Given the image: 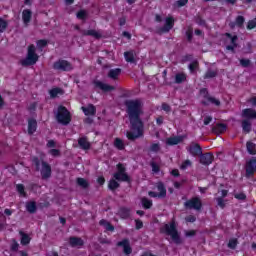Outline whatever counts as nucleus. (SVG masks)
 Listing matches in <instances>:
<instances>
[{
  "label": "nucleus",
  "mask_w": 256,
  "mask_h": 256,
  "mask_svg": "<svg viewBox=\"0 0 256 256\" xmlns=\"http://www.w3.org/2000/svg\"><path fill=\"white\" fill-rule=\"evenodd\" d=\"M127 113L130 121V130L126 132V137L129 141H135L143 137V122L141 121V101L128 100L125 102Z\"/></svg>",
  "instance_id": "1"
},
{
  "label": "nucleus",
  "mask_w": 256,
  "mask_h": 256,
  "mask_svg": "<svg viewBox=\"0 0 256 256\" xmlns=\"http://www.w3.org/2000/svg\"><path fill=\"white\" fill-rule=\"evenodd\" d=\"M161 232L171 237L173 243H176V245H179L181 243V237L179 236V232H177V225L174 222H171L170 224H165L161 228Z\"/></svg>",
  "instance_id": "2"
},
{
  "label": "nucleus",
  "mask_w": 256,
  "mask_h": 256,
  "mask_svg": "<svg viewBox=\"0 0 256 256\" xmlns=\"http://www.w3.org/2000/svg\"><path fill=\"white\" fill-rule=\"evenodd\" d=\"M56 119L58 123H61L62 125H69V123H71V114L67 108L60 106L56 112Z\"/></svg>",
  "instance_id": "3"
},
{
  "label": "nucleus",
  "mask_w": 256,
  "mask_h": 256,
  "mask_svg": "<svg viewBox=\"0 0 256 256\" xmlns=\"http://www.w3.org/2000/svg\"><path fill=\"white\" fill-rule=\"evenodd\" d=\"M35 51V45H30L28 47L27 56L24 60H22V65H35V63L39 61V55H37Z\"/></svg>",
  "instance_id": "4"
},
{
  "label": "nucleus",
  "mask_w": 256,
  "mask_h": 256,
  "mask_svg": "<svg viewBox=\"0 0 256 256\" xmlns=\"http://www.w3.org/2000/svg\"><path fill=\"white\" fill-rule=\"evenodd\" d=\"M37 169H40L42 179H49L51 177V166L46 162L39 163V160L34 159Z\"/></svg>",
  "instance_id": "5"
},
{
  "label": "nucleus",
  "mask_w": 256,
  "mask_h": 256,
  "mask_svg": "<svg viewBox=\"0 0 256 256\" xmlns=\"http://www.w3.org/2000/svg\"><path fill=\"white\" fill-rule=\"evenodd\" d=\"M156 188L158 192H148L149 197L165 199V197H167V189H165V185H163L162 182H158Z\"/></svg>",
  "instance_id": "6"
},
{
  "label": "nucleus",
  "mask_w": 256,
  "mask_h": 256,
  "mask_svg": "<svg viewBox=\"0 0 256 256\" xmlns=\"http://www.w3.org/2000/svg\"><path fill=\"white\" fill-rule=\"evenodd\" d=\"M186 209H194L195 211H201L203 204L201 203V198L194 197L184 203Z\"/></svg>",
  "instance_id": "7"
},
{
  "label": "nucleus",
  "mask_w": 256,
  "mask_h": 256,
  "mask_svg": "<svg viewBox=\"0 0 256 256\" xmlns=\"http://www.w3.org/2000/svg\"><path fill=\"white\" fill-rule=\"evenodd\" d=\"M225 42L227 51L234 52L235 49H237V35H231L229 33H226Z\"/></svg>",
  "instance_id": "8"
},
{
  "label": "nucleus",
  "mask_w": 256,
  "mask_h": 256,
  "mask_svg": "<svg viewBox=\"0 0 256 256\" xmlns=\"http://www.w3.org/2000/svg\"><path fill=\"white\" fill-rule=\"evenodd\" d=\"M53 69L56 71H71V69H73V65H71L67 60H58L53 64Z\"/></svg>",
  "instance_id": "9"
},
{
  "label": "nucleus",
  "mask_w": 256,
  "mask_h": 256,
  "mask_svg": "<svg viewBox=\"0 0 256 256\" xmlns=\"http://www.w3.org/2000/svg\"><path fill=\"white\" fill-rule=\"evenodd\" d=\"M118 171L114 174L116 181H129V176L125 173V166L123 164L117 165Z\"/></svg>",
  "instance_id": "10"
},
{
  "label": "nucleus",
  "mask_w": 256,
  "mask_h": 256,
  "mask_svg": "<svg viewBox=\"0 0 256 256\" xmlns=\"http://www.w3.org/2000/svg\"><path fill=\"white\" fill-rule=\"evenodd\" d=\"M118 247L122 248V251L125 255H131L133 253V249L131 248V244L129 243V240L124 239L117 243Z\"/></svg>",
  "instance_id": "11"
},
{
  "label": "nucleus",
  "mask_w": 256,
  "mask_h": 256,
  "mask_svg": "<svg viewBox=\"0 0 256 256\" xmlns=\"http://www.w3.org/2000/svg\"><path fill=\"white\" fill-rule=\"evenodd\" d=\"M256 171V158L250 159L246 164V175L247 177H251L253 173Z\"/></svg>",
  "instance_id": "12"
},
{
  "label": "nucleus",
  "mask_w": 256,
  "mask_h": 256,
  "mask_svg": "<svg viewBox=\"0 0 256 256\" xmlns=\"http://www.w3.org/2000/svg\"><path fill=\"white\" fill-rule=\"evenodd\" d=\"M95 86L98 87V89H101V91H104L105 93H109V91H115V86L105 84L101 81H96Z\"/></svg>",
  "instance_id": "13"
},
{
  "label": "nucleus",
  "mask_w": 256,
  "mask_h": 256,
  "mask_svg": "<svg viewBox=\"0 0 256 256\" xmlns=\"http://www.w3.org/2000/svg\"><path fill=\"white\" fill-rule=\"evenodd\" d=\"M174 23H175V20H173V17L166 18L165 25L161 29V33H169V31L173 29Z\"/></svg>",
  "instance_id": "14"
},
{
  "label": "nucleus",
  "mask_w": 256,
  "mask_h": 256,
  "mask_svg": "<svg viewBox=\"0 0 256 256\" xmlns=\"http://www.w3.org/2000/svg\"><path fill=\"white\" fill-rule=\"evenodd\" d=\"M81 109L84 115H86L87 117L93 116L95 115V113H97V109L95 108V106H93V104H89L88 106H82Z\"/></svg>",
  "instance_id": "15"
},
{
  "label": "nucleus",
  "mask_w": 256,
  "mask_h": 256,
  "mask_svg": "<svg viewBox=\"0 0 256 256\" xmlns=\"http://www.w3.org/2000/svg\"><path fill=\"white\" fill-rule=\"evenodd\" d=\"M187 151L190 153V155H193V157H197V155H201V146L198 144H191Z\"/></svg>",
  "instance_id": "16"
},
{
  "label": "nucleus",
  "mask_w": 256,
  "mask_h": 256,
  "mask_svg": "<svg viewBox=\"0 0 256 256\" xmlns=\"http://www.w3.org/2000/svg\"><path fill=\"white\" fill-rule=\"evenodd\" d=\"M200 163L202 165H211L213 163V154L206 153L200 156Z\"/></svg>",
  "instance_id": "17"
},
{
  "label": "nucleus",
  "mask_w": 256,
  "mask_h": 256,
  "mask_svg": "<svg viewBox=\"0 0 256 256\" xmlns=\"http://www.w3.org/2000/svg\"><path fill=\"white\" fill-rule=\"evenodd\" d=\"M32 16H33V13L31 12V10H29V9L23 10L22 21H23L24 25H29Z\"/></svg>",
  "instance_id": "18"
},
{
  "label": "nucleus",
  "mask_w": 256,
  "mask_h": 256,
  "mask_svg": "<svg viewBox=\"0 0 256 256\" xmlns=\"http://www.w3.org/2000/svg\"><path fill=\"white\" fill-rule=\"evenodd\" d=\"M242 117L245 119H256V111L251 108L244 109L242 111Z\"/></svg>",
  "instance_id": "19"
},
{
  "label": "nucleus",
  "mask_w": 256,
  "mask_h": 256,
  "mask_svg": "<svg viewBox=\"0 0 256 256\" xmlns=\"http://www.w3.org/2000/svg\"><path fill=\"white\" fill-rule=\"evenodd\" d=\"M37 131V120L29 119L28 120V133L29 135H33Z\"/></svg>",
  "instance_id": "20"
},
{
  "label": "nucleus",
  "mask_w": 256,
  "mask_h": 256,
  "mask_svg": "<svg viewBox=\"0 0 256 256\" xmlns=\"http://www.w3.org/2000/svg\"><path fill=\"white\" fill-rule=\"evenodd\" d=\"M120 75H121V69H119V68L111 69L108 72L109 79L116 80L119 78Z\"/></svg>",
  "instance_id": "21"
},
{
  "label": "nucleus",
  "mask_w": 256,
  "mask_h": 256,
  "mask_svg": "<svg viewBox=\"0 0 256 256\" xmlns=\"http://www.w3.org/2000/svg\"><path fill=\"white\" fill-rule=\"evenodd\" d=\"M70 245L71 247H83V239L72 237L70 238Z\"/></svg>",
  "instance_id": "22"
},
{
  "label": "nucleus",
  "mask_w": 256,
  "mask_h": 256,
  "mask_svg": "<svg viewBox=\"0 0 256 256\" xmlns=\"http://www.w3.org/2000/svg\"><path fill=\"white\" fill-rule=\"evenodd\" d=\"M84 35H90L91 37H95V39H101L103 34L97 30H85Z\"/></svg>",
  "instance_id": "23"
},
{
  "label": "nucleus",
  "mask_w": 256,
  "mask_h": 256,
  "mask_svg": "<svg viewBox=\"0 0 256 256\" xmlns=\"http://www.w3.org/2000/svg\"><path fill=\"white\" fill-rule=\"evenodd\" d=\"M181 141H183L182 137H170L166 140L167 145H179V143H181Z\"/></svg>",
  "instance_id": "24"
},
{
  "label": "nucleus",
  "mask_w": 256,
  "mask_h": 256,
  "mask_svg": "<svg viewBox=\"0 0 256 256\" xmlns=\"http://www.w3.org/2000/svg\"><path fill=\"white\" fill-rule=\"evenodd\" d=\"M63 93V89L61 88H52L51 90H49V95L53 99H55V97H59V95H63Z\"/></svg>",
  "instance_id": "25"
},
{
  "label": "nucleus",
  "mask_w": 256,
  "mask_h": 256,
  "mask_svg": "<svg viewBox=\"0 0 256 256\" xmlns=\"http://www.w3.org/2000/svg\"><path fill=\"white\" fill-rule=\"evenodd\" d=\"M78 145L81 147V149H89L91 147V144L89 143V140L87 138H80L78 140Z\"/></svg>",
  "instance_id": "26"
},
{
  "label": "nucleus",
  "mask_w": 256,
  "mask_h": 256,
  "mask_svg": "<svg viewBox=\"0 0 256 256\" xmlns=\"http://www.w3.org/2000/svg\"><path fill=\"white\" fill-rule=\"evenodd\" d=\"M225 131H227V125L225 124H217L214 127V133H216V135H221V133H225Z\"/></svg>",
  "instance_id": "27"
},
{
  "label": "nucleus",
  "mask_w": 256,
  "mask_h": 256,
  "mask_svg": "<svg viewBox=\"0 0 256 256\" xmlns=\"http://www.w3.org/2000/svg\"><path fill=\"white\" fill-rule=\"evenodd\" d=\"M184 81H187V75L185 73L181 72L175 75V83H184Z\"/></svg>",
  "instance_id": "28"
},
{
  "label": "nucleus",
  "mask_w": 256,
  "mask_h": 256,
  "mask_svg": "<svg viewBox=\"0 0 256 256\" xmlns=\"http://www.w3.org/2000/svg\"><path fill=\"white\" fill-rule=\"evenodd\" d=\"M247 151L250 155H256V145L253 142H247Z\"/></svg>",
  "instance_id": "29"
},
{
  "label": "nucleus",
  "mask_w": 256,
  "mask_h": 256,
  "mask_svg": "<svg viewBox=\"0 0 256 256\" xmlns=\"http://www.w3.org/2000/svg\"><path fill=\"white\" fill-rule=\"evenodd\" d=\"M114 147L119 149V151H123V149H125V142H123L120 138H116L114 140Z\"/></svg>",
  "instance_id": "30"
},
{
  "label": "nucleus",
  "mask_w": 256,
  "mask_h": 256,
  "mask_svg": "<svg viewBox=\"0 0 256 256\" xmlns=\"http://www.w3.org/2000/svg\"><path fill=\"white\" fill-rule=\"evenodd\" d=\"M141 203L144 209H151V207H153V201H151L149 198H142Z\"/></svg>",
  "instance_id": "31"
},
{
  "label": "nucleus",
  "mask_w": 256,
  "mask_h": 256,
  "mask_svg": "<svg viewBox=\"0 0 256 256\" xmlns=\"http://www.w3.org/2000/svg\"><path fill=\"white\" fill-rule=\"evenodd\" d=\"M21 235V245H29V243H31V238L29 237V235L20 232Z\"/></svg>",
  "instance_id": "32"
},
{
  "label": "nucleus",
  "mask_w": 256,
  "mask_h": 256,
  "mask_svg": "<svg viewBox=\"0 0 256 256\" xmlns=\"http://www.w3.org/2000/svg\"><path fill=\"white\" fill-rule=\"evenodd\" d=\"M242 129L245 133H249V131H251V121L250 120H244L242 122Z\"/></svg>",
  "instance_id": "33"
},
{
  "label": "nucleus",
  "mask_w": 256,
  "mask_h": 256,
  "mask_svg": "<svg viewBox=\"0 0 256 256\" xmlns=\"http://www.w3.org/2000/svg\"><path fill=\"white\" fill-rule=\"evenodd\" d=\"M26 209L29 213H35V211H37V205L35 202H28L26 204Z\"/></svg>",
  "instance_id": "34"
},
{
  "label": "nucleus",
  "mask_w": 256,
  "mask_h": 256,
  "mask_svg": "<svg viewBox=\"0 0 256 256\" xmlns=\"http://www.w3.org/2000/svg\"><path fill=\"white\" fill-rule=\"evenodd\" d=\"M77 184L83 189H87V187H89V182L85 178H78Z\"/></svg>",
  "instance_id": "35"
},
{
  "label": "nucleus",
  "mask_w": 256,
  "mask_h": 256,
  "mask_svg": "<svg viewBox=\"0 0 256 256\" xmlns=\"http://www.w3.org/2000/svg\"><path fill=\"white\" fill-rule=\"evenodd\" d=\"M100 225L106 229V231H114V227L106 220H101Z\"/></svg>",
  "instance_id": "36"
},
{
  "label": "nucleus",
  "mask_w": 256,
  "mask_h": 256,
  "mask_svg": "<svg viewBox=\"0 0 256 256\" xmlns=\"http://www.w3.org/2000/svg\"><path fill=\"white\" fill-rule=\"evenodd\" d=\"M124 57H125L127 63H134L135 62V57L133 56V52H125Z\"/></svg>",
  "instance_id": "37"
},
{
  "label": "nucleus",
  "mask_w": 256,
  "mask_h": 256,
  "mask_svg": "<svg viewBox=\"0 0 256 256\" xmlns=\"http://www.w3.org/2000/svg\"><path fill=\"white\" fill-rule=\"evenodd\" d=\"M16 190L21 197H26L25 186H23V184H17Z\"/></svg>",
  "instance_id": "38"
},
{
  "label": "nucleus",
  "mask_w": 256,
  "mask_h": 256,
  "mask_svg": "<svg viewBox=\"0 0 256 256\" xmlns=\"http://www.w3.org/2000/svg\"><path fill=\"white\" fill-rule=\"evenodd\" d=\"M109 189H111L112 191L117 189V187H119V182L116 181L115 179L110 180L109 185H108Z\"/></svg>",
  "instance_id": "39"
},
{
  "label": "nucleus",
  "mask_w": 256,
  "mask_h": 256,
  "mask_svg": "<svg viewBox=\"0 0 256 256\" xmlns=\"http://www.w3.org/2000/svg\"><path fill=\"white\" fill-rule=\"evenodd\" d=\"M120 216L122 217V219H127V217H129V209L122 208L120 210Z\"/></svg>",
  "instance_id": "40"
},
{
  "label": "nucleus",
  "mask_w": 256,
  "mask_h": 256,
  "mask_svg": "<svg viewBox=\"0 0 256 256\" xmlns=\"http://www.w3.org/2000/svg\"><path fill=\"white\" fill-rule=\"evenodd\" d=\"M160 149H161V146L159 145V143H154L150 146V151H152L153 153H158Z\"/></svg>",
  "instance_id": "41"
},
{
  "label": "nucleus",
  "mask_w": 256,
  "mask_h": 256,
  "mask_svg": "<svg viewBox=\"0 0 256 256\" xmlns=\"http://www.w3.org/2000/svg\"><path fill=\"white\" fill-rule=\"evenodd\" d=\"M189 167H191V160H185L181 166L180 169H182L183 171H185V169H189Z\"/></svg>",
  "instance_id": "42"
},
{
  "label": "nucleus",
  "mask_w": 256,
  "mask_h": 256,
  "mask_svg": "<svg viewBox=\"0 0 256 256\" xmlns=\"http://www.w3.org/2000/svg\"><path fill=\"white\" fill-rule=\"evenodd\" d=\"M209 103H212L213 105H216L217 107H219L221 105V102L217 99V98H213V97H207Z\"/></svg>",
  "instance_id": "43"
},
{
  "label": "nucleus",
  "mask_w": 256,
  "mask_h": 256,
  "mask_svg": "<svg viewBox=\"0 0 256 256\" xmlns=\"http://www.w3.org/2000/svg\"><path fill=\"white\" fill-rule=\"evenodd\" d=\"M243 23H245V18H243V16H238L236 18L235 25H237V27H241V25H243Z\"/></svg>",
  "instance_id": "44"
},
{
  "label": "nucleus",
  "mask_w": 256,
  "mask_h": 256,
  "mask_svg": "<svg viewBox=\"0 0 256 256\" xmlns=\"http://www.w3.org/2000/svg\"><path fill=\"white\" fill-rule=\"evenodd\" d=\"M77 18H78V19H86V18H87V11H85V10H80V11L77 13Z\"/></svg>",
  "instance_id": "45"
},
{
  "label": "nucleus",
  "mask_w": 256,
  "mask_h": 256,
  "mask_svg": "<svg viewBox=\"0 0 256 256\" xmlns=\"http://www.w3.org/2000/svg\"><path fill=\"white\" fill-rule=\"evenodd\" d=\"M256 28V18L250 20L247 25V29H255Z\"/></svg>",
  "instance_id": "46"
},
{
  "label": "nucleus",
  "mask_w": 256,
  "mask_h": 256,
  "mask_svg": "<svg viewBox=\"0 0 256 256\" xmlns=\"http://www.w3.org/2000/svg\"><path fill=\"white\" fill-rule=\"evenodd\" d=\"M7 29V22H5L3 19H0V33H3Z\"/></svg>",
  "instance_id": "47"
},
{
  "label": "nucleus",
  "mask_w": 256,
  "mask_h": 256,
  "mask_svg": "<svg viewBox=\"0 0 256 256\" xmlns=\"http://www.w3.org/2000/svg\"><path fill=\"white\" fill-rule=\"evenodd\" d=\"M228 247L230 249H235V247H237V239H231L228 243Z\"/></svg>",
  "instance_id": "48"
},
{
  "label": "nucleus",
  "mask_w": 256,
  "mask_h": 256,
  "mask_svg": "<svg viewBox=\"0 0 256 256\" xmlns=\"http://www.w3.org/2000/svg\"><path fill=\"white\" fill-rule=\"evenodd\" d=\"M189 3V0H178L176 2V7H185Z\"/></svg>",
  "instance_id": "49"
},
{
  "label": "nucleus",
  "mask_w": 256,
  "mask_h": 256,
  "mask_svg": "<svg viewBox=\"0 0 256 256\" xmlns=\"http://www.w3.org/2000/svg\"><path fill=\"white\" fill-rule=\"evenodd\" d=\"M151 167H152L153 173H159V171H160L159 165H157L155 162H152Z\"/></svg>",
  "instance_id": "50"
},
{
  "label": "nucleus",
  "mask_w": 256,
  "mask_h": 256,
  "mask_svg": "<svg viewBox=\"0 0 256 256\" xmlns=\"http://www.w3.org/2000/svg\"><path fill=\"white\" fill-rule=\"evenodd\" d=\"M197 67H199V63H197V61H194L189 65V69L192 73L195 71V69H197Z\"/></svg>",
  "instance_id": "51"
},
{
  "label": "nucleus",
  "mask_w": 256,
  "mask_h": 256,
  "mask_svg": "<svg viewBox=\"0 0 256 256\" xmlns=\"http://www.w3.org/2000/svg\"><path fill=\"white\" fill-rule=\"evenodd\" d=\"M47 46V41L45 40H39L37 42V47H39V49H43V47H46Z\"/></svg>",
  "instance_id": "52"
},
{
  "label": "nucleus",
  "mask_w": 256,
  "mask_h": 256,
  "mask_svg": "<svg viewBox=\"0 0 256 256\" xmlns=\"http://www.w3.org/2000/svg\"><path fill=\"white\" fill-rule=\"evenodd\" d=\"M235 199H239L240 201H243L246 199L247 196H245L244 193H238L234 195Z\"/></svg>",
  "instance_id": "53"
},
{
  "label": "nucleus",
  "mask_w": 256,
  "mask_h": 256,
  "mask_svg": "<svg viewBox=\"0 0 256 256\" xmlns=\"http://www.w3.org/2000/svg\"><path fill=\"white\" fill-rule=\"evenodd\" d=\"M217 203H218V206L221 207V209H224L225 207V200H223V198H217Z\"/></svg>",
  "instance_id": "54"
},
{
  "label": "nucleus",
  "mask_w": 256,
  "mask_h": 256,
  "mask_svg": "<svg viewBox=\"0 0 256 256\" xmlns=\"http://www.w3.org/2000/svg\"><path fill=\"white\" fill-rule=\"evenodd\" d=\"M215 75H217V72L210 70L206 73V77L207 79H211V77H215Z\"/></svg>",
  "instance_id": "55"
},
{
  "label": "nucleus",
  "mask_w": 256,
  "mask_h": 256,
  "mask_svg": "<svg viewBox=\"0 0 256 256\" xmlns=\"http://www.w3.org/2000/svg\"><path fill=\"white\" fill-rule=\"evenodd\" d=\"M250 63L251 62L249 60H247V59L240 60V64L242 65V67H249Z\"/></svg>",
  "instance_id": "56"
},
{
  "label": "nucleus",
  "mask_w": 256,
  "mask_h": 256,
  "mask_svg": "<svg viewBox=\"0 0 256 256\" xmlns=\"http://www.w3.org/2000/svg\"><path fill=\"white\" fill-rule=\"evenodd\" d=\"M50 155H52V157H59V150L57 149H52L49 151Z\"/></svg>",
  "instance_id": "57"
},
{
  "label": "nucleus",
  "mask_w": 256,
  "mask_h": 256,
  "mask_svg": "<svg viewBox=\"0 0 256 256\" xmlns=\"http://www.w3.org/2000/svg\"><path fill=\"white\" fill-rule=\"evenodd\" d=\"M211 121H213V118H211V116H206L204 118V125H209Z\"/></svg>",
  "instance_id": "58"
},
{
  "label": "nucleus",
  "mask_w": 256,
  "mask_h": 256,
  "mask_svg": "<svg viewBox=\"0 0 256 256\" xmlns=\"http://www.w3.org/2000/svg\"><path fill=\"white\" fill-rule=\"evenodd\" d=\"M248 103L252 105V107H256V97H252L248 100Z\"/></svg>",
  "instance_id": "59"
},
{
  "label": "nucleus",
  "mask_w": 256,
  "mask_h": 256,
  "mask_svg": "<svg viewBox=\"0 0 256 256\" xmlns=\"http://www.w3.org/2000/svg\"><path fill=\"white\" fill-rule=\"evenodd\" d=\"M143 228V222L141 220H136V229Z\"/></svg>",
  "instance_id": "60"
},
{
  "label": "nucleus",
  "mask_w": 256,
  "mask_h": 256,
  "mask_svg": "<svg viewBox=\"0 0 256 256\" xmlns=\"http://www.w3.org/2000/svg\"><path fill=\"white\" fill-rule=\"evenodd\" d=\"M163 111L169 112L171 111V107L168 104H162Z\"/></svg>",
  "instance_id": "61"
},
{
  "label": "nucleus",
  "mask_w": 256,
  "mask_h": 256,
  "mask_svg": "<svg viewBox=\"0 0 256 256\" xmlns=\"http://www.w3.org/2000/svg\"><path fill=\"white\" fill-rule=\"evenodd\" d=\"M186 221L188 223H195V216H188V217H186Z\"/></svg>",
  "instance_id": "62"
},
{
  "label": "nucleus",
  "mask_w": 256,
  "mask_h": 256,
  "mask_svg": "<svg viewBox=\"0 0 256 256\" xmlns=\"http://www.w3.org/2000/svg\"><path fill=\"white\" fill-rule=\"evenodd\" d=\"M171 174H172L174 177H179V170L174 169V170L171 171Z\"/></svg>",
  "instance_id": "63"
},
{
  "label": "nucleus",
  "mask_w": 256,
  "mask_h": 256,
  "mask_svg": "<svg viewBox=\"0 0 256 256\" xmlns=\"http://www.w3.org/2000/svg\"><path fill=\"white\" fill-rule=\"evenodd\" d=\"M47 147H55V141L53 140L48 141Z\"/></svg>",
  "instance_id": "64"
}]
</instances>
